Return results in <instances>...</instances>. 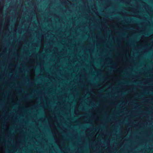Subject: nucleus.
<instances>
[{"mask_svg":"<svg viewBox=\"0 0 153 153\" xmlns=\"http://www.w3.org/2000/svg\"><path fill=\"white\" fill-rule=\"evenodd\" d=\"M19 4H21L20 5L18 4H10L5 10L6 17L5 19H10V16L13 14V12L15 13L16 19H25L24 18L21 19L22 13L24 11V6H25L26 8L25 14H27L28 18L27 19H33V17L35 15L36 16V19H42L40 17V10L35 0L31 1L29 4V7H26L24 0H19Z\"/></svg>","mask_w":153,"mask_h":153,"instance_id":"f257e3e1","label":"nucleus"},{"mask_svg":"<svg viewBox=\"0 0 153 153\" xmlns=\"http://www.w3.org/2000/svg\"><path fill=\"white\" fill-rule=\"evenodd\" d=\"M50 1V3L48 6V13L50 15L53 16L54 17H57L58 19H63L62 18H60L58 15L54 13L52 10L53 8V6L55 3V0H48Z\"/></svg>","mask_w":153,"mask_h":153,"instance_id":"f03ea898","label":"nucleus"},{"mask_svg":"<svg viewBox=\"0 0 153 153\" xmlns=\"http://www.w3.org/2000/svg\"><path fill=\"white\" fill-rule=\"evenodd\" d=\"M62 5L64 6L65 10V12L66 11H70L71 10V7L74 5L72 2L69 0H59Z\"/></svg>","mask_w":153,"mask_h":153,"instance_id":"7ed1b4c3","label":"nucleus"},{"mask_svg":"<svg viewBox=\"0 0 153 153\" xmlns=\"http://www.w3.org/2000/svg\"><path fill=\"white\" fill-rule=\"evenodd\" d=\"M6 0H0V19L3 18V10Z\"/></svg>","mask_w":153,"mask_h":153,"instance_id":"20e7f679","label":"nucleus"},{"mask_svg":"<svg viewBox=\"0 0 153 153\" xmlns=\"http://www.w3.org/2000/svg\"><path fill=\"white\" fill-rule=\"evenodd\" d=\"M142 5L146 12L149 15H150L152 11L151 8L149 5H148L146 3L143 1L142 2Z\"/></svg>","mask_w":153,"mask_h":153,"instance_id":"39448f33","label":"nucleus"},{"mask_svg":"<svg viewBox=\"0 0 153 153\" xmlns=\"http://www.w3.org/2000/svg\"><path fill=\"white\" fill-rule=\"evenodd\" d=\"M91 9L92 11L95 13L97 16L99 15V14L97 11V6L95 4H94V5H91Z\"/></svg>","mask_w":153,"mask_h":153,"instance_id":"423d86ee","label":"nucleus"},{"mask_svg":"<svg viewBox=\"0 0 153 153\" xmlns=\"http://www.w3.org/2000/svg\"><path fill=\"white\" fill-rule=\"evenodd\" d=\"M112 3L111 1L110 0H108L107 1L105 4L104 8H106L108 7L111 6Z\"/></svg>","mask_w":153,"mask_h":153,"instance_id":"0eeeda50","label":"nucleus"},{"mask_svg":"<svg viewBox=\"0 0 153 153\" xmlns=\"http://www.w3.org/2000/svg\"><path fill=\"white\" fill-rule=\"evenodd\" d=\"M118 13L123 17V19H128V18L126 19L124 18L128 16V14L126 12H123L122 11H120Z\"/></svg>","mask_w":153,"mask_h":153,"instance_id":"6e6552de","label":"nucleus"},{"mask_svg":"<svg viewBox=\"0 0 153 153\" xmlns=\"http://www.w3.org/2000/svg\"><path fill=\"white\" fill-rule=\"evenodd\" d=\"M131 12L135 13H139V10L135 7H132Z\"/></svg>","mask_w":153,"mask_h":153,"instance_id":"1a4fd4ad","label":"nucleus"},{"mask_svg":"<svg viewBox=\"0 0 153 153\" xmlns=\"http://www.w3.org/2000/svg\"><path fill=\"white\" fill-rule=\"evenodd\" d=\"M92 19L91 18H89V19L86 18V19ZM92 19H97L95 18H93ZM111 19L108 18H102V17H100V19ZM111 19H122L121 18H119L114 17V18H112Z\"/></svg>","mask_w":153,"mask_h":153,"instance_id":"9d476101","label":"nucleus"},{"mask_svg":"<svg viewBox=\"0 0 153 153\" xmlns=\"http://www.w3.org/2000/svg\"><path fill=\"white\" fill-rule=\"evenodd\" d=\"M134 7L137 9H139V10L141 7V5L138 2H137L136 3Z\"/></svg>","mask_w":153,"mask_h":153,"instance_id":"9b49d317","label":"nucleus"},{"mask_svg":"<svg viewBox=\"0 0 153 153\" xmlns=\"http://www.w3.org/2000/svg\"><path fill=\"white\" fill-rule=\"evenodd\" d=\"M132 8V7H125L124 8V9L126 11H130L131 12Z\"/></svg>","mask_w":153,"mask_h":153,"instance_id":"f8f14e48","label":"nucleus"},{"mask_svg":"<svg viewBox=\"0 0 153 153\" xmlns=\"http://www.w3.org/2000/svg\"><path fill=\"white\" fill-rule=\"evenodd\" d=\"M152 19V18H150V19H147V18H146L145 17H143V18H142V17H140V19Z\"/></svg>","mask_w":153,"mask_h":153,"instance_id":"ddd939ff","label":"nucleus"},{"mask_svg":"<svg viewBox=\"0 0 153 153\" xmlns=\"http://www.w3.org/2000/svg\"><path fill=\"white\" fill-rule=\"evenodd\" d=\"M69 19H75V18H74L73 17H72V18H69Z\"/></svg>","mask_w":153,"mask_h":153,"instance_id":"4468645a","label":"nucleus"},{"mask_svg":"<svg viewBox=\"0 0 153 153\" xmlns=\"http://www.w3.org/2000/svg\"><path fill=\"white\" fill-rule=\"evenodd\" d=\"M44 19H52V18H44Z\"/></svg>","mask_w":153,"mask_h":153,"instance_id":"2eb2a0df","label":"nucleus"},{"mask_svg":"<svg viewBox=\"0 0 153 153\" xmlns=\"http://www.w3.org/2000/svg\"><path fill=\"white\" fill-rule=\"evenodd\" d=\"M65 19H67V18H65Z\"/></svg>","mask_w":153,"mask_h":153,"instance_id":"dca6fc26","label":"nucleus"},{"mask_svg":"<svg viewBox=\"0 0 153 153\" xmlns=\"http://www.w3.org/2000/svg\"><path fill=\"white\" fill-rule=\"evenodd\" d=\"M132 19V18H131V19Z\"/></svg>","mask_w":153,"mask_h":153,"instance_id":"f3484780","label":"nucleus"}]
</instances>
